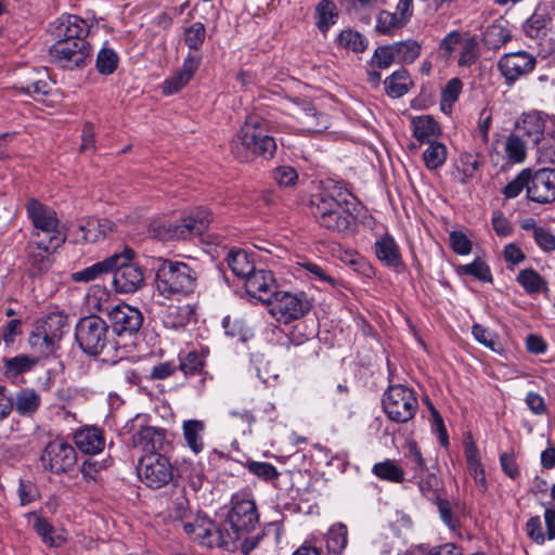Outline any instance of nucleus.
Instances as JSON below:
<instances>
[{
    "label": "nucleus",
    "mask_w": 555,
    "mask_h": 555,
    "mask_svg": "<svg viewBox=\"0 0 555 555\" xmlns=\"http://www.w3.org/2000/svg\"><path fill=\"white\" fill-rule=\"evenodd\" d=\"M529 201L547 204L555 201V169L543 168L535 171L529 169Z\"/></svg>",
    "instance_id": "17"
},
{
    "label": "nucleus",
    "mask_w": 555,
    "mask_h": 555,
    "mask_svg": "<svg viewBox=\"0 0 555 555\" xmlns=\"http://www.w3.org/2000/svg\"><path fill=\"white\" fill-rule=\"evenodd\" d=\"M338 10L331 0H322L315 8V25L318 29L325 34L332 25L337 22Z\"/></svg>",
    "instance_id": "32"
},
{
    "label": "nucleus",
    "mask_w": 555,
    "mask_h": 555,
    "mask_svg": "<svg viewBox=\"0 0 555 555\" xmlns=\"http://www.w3.org/2000/svg\"><path fill=\"white\" fill-rule=\"evenodd\" d=\"M40 402V396L36 390L24 388L16 392L14 406L21 415L29 416L38 410Z\"/></svg>",
    "instance_id": "34"
},
{
    "label": "nucleus",
    "mask_w": 555,
    "mask_h": 555,
    "mask_svg": "<svg viewBox=\"0 0 555 555\" xmlns=\"http://www.w3.org/2000/svg\"><path fill=\"white\" fill-rule=\"evenodd\" d=\"M212 220L211 212L198 207L186 212L180 220L155 219L151 221L147 233L152 238L167 242L190 240L202 235Z\"/></svg>",
    "instance_id": "3"
},
{
    "label": "nucleus",
    "mask_w": 555,
    "mask_h": 555,
    "mask_svg": "<svg viewBox=\"0 0 555 555\" xmlns=\"http://www.w3.org/2000/svg\"><path fill=\"white\" fill-rule=\"evenodd\" d=\"M51 34L55 40L87 41L90 26L78 15H62L50 24Z\"/></svg>",
    "instance_id": "18"
},
{
    "label": "nucleus",
    "mask_w": 555,
    "mask_h": 555,
    "mask_svg": "<svg viewBox=\"0 0 555 555\" xmlns=\"http://www.w3.org/2000/svg\"><path fill=\"white\" fill-rule=\"evenodd\" d=\"M180 477L185 479L193 490H198L203 485L202 469L191 462H184L178 468Z\"/></svg>",
    "instance_id": "54"
},
{
    "label": "nucleus",
    "mask_w": 555,
    "mask_h": 555,
    "mask_svg": "<svg viewBox=\"0 0 555 555\" xmlns=\"http://www.w3.org/2000/svg\"><path fill=\"white\" fill-rule=\"evenodd\" d=\"M397 61L403 64L413 63L421 54V44L415 40H405L393 43Z\"/></svg>",
    "instance_id": "44"
},
{
    "label": "nucleus",
    "mask_w": 555,
    "mask_h": 555,
    "mask_svg": "<svg viewBox=\"0 0 555 555\" xmlns=\"http://www.w3.org/2000/svg\"><path fill=\"white\" fill-rule=\"evenodd\" d=\"M537 65L534 55L527 51L506 53L500 57L498 67L508 86L521 76L530 74Z\"/></svg>",
    "instance_id": "16"
},
{
    "label": "nucleus",
    "mask_w": 555,
    "mask_h": 555,
    "mask_svg": "<svg viewBox=\"0 0 555 555\" xmlns=\"http://www.w3.org/2000/svg\"><path fill=\"white\" fill-rule=\"evenodd\" d=\"M375 254L387 267L397 271L404 269L399 246L391 236L385 235L375 243Z\"/></svg>",
    "instance_id": "25"
},
{
    "label": "nucleus",
    "mask_w": 555,
    "mask_h": 555,
    "mask_svg": "<svg viewBox=\"0 0 555 555\" xmlns=\"http://www.w3.org/2000/svg\"><path fill=\"white\" fill-rule=\"evenodd\" d=\"M87 305L91 310L105 312L107 315L108 309L114 307L109 301V294L100 286H94L90 289L87 296Z\"/></svg>",
    "instance_id": "45"
},
{
    "label": "nucleus",
    "mask_w": 555,
    "mask_h": 555,
    "mask_svg": "<svg viewBox=\"0 0 555 555\" xmlns=\"http://www.w3.org/2000/svg\"><path fill=\"white\" fill-rule=\"evenodd\" d=\"M75 339L85 353L98 356L111 340L108 324L94 314L82 317L75 326Z\"/></svg>",
    "instance_id": "7"
},
{
    "label": "nucleus",
    "mask_w": 555,
    "mask_h": 555,
    "mask_svg": "<svg viewBox=\"0 0 555 555\" xmlns=\"http://www.w3.org/2000/svg\"><path fill=\"white\" fill-rule=\"evenodd\" d=\"M38 363V357L17 354L4 361V374L8 378H15L31 371Z\"/></svg>",
    "instance_id": "35"
},
{
    "label": "nucleus",
    "mask_w": 555,
    "mask_h": 555,
    "mask_svg": "<svg viewBox=\"0 0 555 555\" xmlns=\"http://www.w3.org/2000/svg\"><path fill=\"white\" fill-rule=\"evenodd\" d=\"M227 262L232 272L243 280L255 269L249 255L241 249L229 251Z\"/></svg>",
    "instance_id": "38"
},
{
    "label": "nucleus",
    "mask_w": 555,
    "mask_h": 555,
    "mask_svg": "<svg viewBox=\"0 0 555 555\" xmlns=\"http://www.w3.org/2000/svg\"><path fill=\"white\" fill-rule=\"evenodd\" d=\"M462 271L483 282L492 280L489 267L480 260H475L472 263L463 266Z\"/></svg>",
    "instance_id": "60"
},
{
    "label": "nucleus",
    "mask_w": 555,
    "mask_h": 555,
    "mask_svg": "<svg viewBox=\"0 0 555 555\" xmlns=\"http://www.w3.org/2000/svg\"><path fill=\"white\" fill-rule=\"evenodd\" d=\"M339 44L354 52H363L366 49L365 38L358 31L343 30L338 37Z\"/></svg>",
    "instance_id": "53"
},
{
    "label": "nucleus",
    "mask_w": 555,
    "mask_h": 555,
    "mask_svg": "<svg viewBox=\"0 0 555 555\" xmlns=\"http://www.w3.org/2000/svg\"><path fill=\"white\" fill-rule=\"evenodd\" d=\"M534 241L545 251L555 249V235L544 227L534 229Z\"/></svg>",
    "instance_id": "64"
},
{
    "label": "nucleus",
    "mask_w": 555,
    "mask_h": 555,
    "mask_svg": "<svg viewBox=\"0 0 555 555\" xmlns=\"http://www.w3.org/2000/svg\"><path fill=\"white\" fill-rule=\"evenodd\" d=\"M117 225L107 218H90L86 223L79 225L85 242H96L105 238L116 231Z\"/></svg>",
    "instance_id": "26"
},
{
    "label": "nucleus",
    "mask_w": 555,
    "mask_h": 555,
    "mask_svg": "<svg viewBox=\"0 0 555 555\" xmlns=\"http://www.w3.org/2000/svg\"><path fill=\"white\" fill-rule=\"evenodd\" d=\"M62 244H48L40 240H30L27 245V259L35 273H40L50 267V254Z\"/></svg>",
    "instance_id": "23"
},
{
    "label": "nucleus",
    "mask_w": 555,
    "mask_h": 555,
    "mask_svg": "<svg viewBox=\"0 0 555 555\" xmlns=\"http://www.w3.org/2000/svg\"><path fill=\"white\" fill-rule=\"evenodd\" d=\"M138 477L151 489H160L173 478L172 464L166 455L152 452L143 455L137 467Z\"/></svg>",
    "instance_id": "9"
},
{
    "label": "nucleus",
    "mask_w": 555,
    "mask_h": 555,
    "mask_svg": "<svg viewBox=\"0 0 555 555\" xmlns=\"http://www.w3.org/2000/svg\"><path fill=\"white\" fill-rule=\"evenodd\" d=\"M272 177L279 185L286 188L295 185L298 180L297 171L291 166H280L275 168Z\"/></svg>",
    "instance_id": "57"
},
{
    "label": "nucleus",
    "mask_w": 555,
    "mask_h": 555,
    "mask_svg": "<svg viewBox=\"0 0 555 555\" xmlns=\"http://www.w3.org/2000/svg\"><path fill=\"white\" fill-rule=\"evenodd\" d=\"M463 83L459 78L450 79L441 93L440 107L444 113L451 112L453 104L459 100Z\"/></svg>",
    "instance_id": "46"
},
{
    "label": "nucleus",
    "mask_w": 555,
    "mask_h": 555,
    "mask_svg": "<svg viewBox=\"0 0 555 555\" xmlns=\"http://www.w3.org/2000/svg\"><path fill=\"white\" fill-rule=\"evenodd\" d=\"M450 245L454 253L467 255L472 250V243L465 234L454 231L450 234Z\"/></svg>",
    "instance_id": "63"
},
{
    "label": "nucleus",
    "mask_w": 555,
    "mask_h": 555,
    "mask_svg": "<svg viewBox=\"0 0 555 555\" xmlns=\"http://www.w3.org/2000/svg\"><path fill=\"white\" fill-rule=\"evenodd\" d=\"M232 504L223 529L225 537L232 541L229 551H235L243 535L249 534L258 524V513L253 500L234 496Z\"/></svg>",
    "instance_id": "6"
},
{
    "label": "nucleus",
    "mask_w": 555,
    "mask_h": 555,
    "mask_svg": "<svg viewBox=\"0 0 555 555\" xmlns=\"http://www.w3.org/2000/svg\"><path fill=\"white\" fill-rule=\"evenodd\" d=\"M117 64L118 55L113 49L103 47L99 51L96 55L95 66L101 74L111 75L117 68Z\"/></svg>",
    "instance_id": "50"
},
{
    "label": "nucleus",
    "mask_w": 555,
    "mask_h": 555,
    "mask_svg": "<svg viewBox=\"0 0 555 555\" xmlns=\"http://www.w3.org/2000/svg\"><path fill=\"white\" fill-rule=\"evenodd\" d=\"M386 92L389 96L397 99L408 93L413 85L406 69H399L392 73L384 81Z\"/></svg>",
    "instance_id": "31"
},
{
    "label": "nucleus",
    "mask_w": 555,
    "mask_h": 555,
    "mask_svg": "<svg viewBox=\"0 0 555 555\" xmlns=\"http://www.w3.org/2000/svg\"><path fill=\"white\" fill-rule=\"evenodd\" d=\"M354 198L345 188L332 181L320 186L310 198L315 221L333 232H346L353 221Z\"/></svg>",
    "instance_id": "1"
},
{
    "label": "nucleus",
    "mask_w": 555,
    "mask_h": 555,
    "mask_svg": "<svg viewBox=\"0 0 555 555\" xmlns=\"http://www.w3.org/2000/svg\"><path fill=\"white\" fill-rule=\"evenodd\" d=\"M472 333L477 341L485 345L487 348L491 350L496 349V339L492 332H490L488 328L483 327L480 324H475L472 327Z\"/></svg>",
    "instance_id": "62"
},
{
    "label": "nucleus",
    "mask_w": 555,
    "mask_h": 555,
    "mask_svg": "<svg viewBox=\"0 0 555 555\" xmlns=\"http://www.w3.org/2000/svg\"><path fill=\"white\" fill-rule=\"evenodd\" d=\"M267 305L276 321L285 324L302 318L312 308L305 293L275 292Z\"/></svg>",
    "instance_id": "10"
},
{
    "label": "nucleus",
    "mask_w": 555,
    "mask_h": 555,
    "mask_svg": "<svg viewBox=\"0 0 555 555\" xmlns=\"http://www.w3.org/2000/svg\"><path fill=\"white\" fill-rule=\"evenodd\" d=\"M404 25L405 24L398 17L397 13L382 11L377 15L375 29L379 34L390 35Z\"/></svg>",
    "instance_id": "48"
},
{
    "label": "nucleus",
    "mask_w": 555,
    "mask_h": 555,
    "mask_svg": "<svg viewBox=\"0 0 555 555\" xmlns=\"http://www.w3.org/2000/svg\"><path fill=\"white\" fill-rule=\"evenodd\" d=\"M516 280L528 294L547 291L546 281L531 268L521 270Z\"/></svg>",
    "instance_id": "41"
},
{
    "label": "nucleus",
    "mask_w": 555,
    "mask_h": 555,
    "mask_svg": "<svg viewBox=\"0 0 555 555\" xmlns=\"http://www.w3.org/2000/svg\"><path fill=\"white\" fill-rule=\"evenodd\" d=\"M348 542V530L344 524L333 525L326 534L328 552L338 554L345 550Z\"/></svg>",
    "instance_id": "43"
},
{
    "label": "nucleus",
    "mask_w": 555,
    "mask_h": 555,
    "mask_svg": "<svg viewBox=\"0 0 555 555\" xmlns=\"http://www.w3.org/2000/svg\"><path fill=\"white\" fill-rule=\"evenodd\" d=\"M374 61L378 68H388L393 61H397L393 44L377 48L374 53Z\"/></svg>",
    "instance_id": "59"
},
{
    "label": "nucleus",
    "mask_w": 555,
    "mask_h": 555,
    "mask_svg": "<svg viewBox=\"0 0 555 555\" xmlns=\"http://www.w3.org/2000/svg\"><path fill=\"white\" fill-rule=\"evenodd\" d=\"M17 492L21 505H27L39 498L38 489L31 481L21 479Z\"/></svg>",
    "instance_id": "61"
},
{
    "label": "nucleus",
    "mask_w": 555,
    "mask_h": 555,
    "mask_svg": "<svg viewBox=\"0 0 555 555\" xmlns=\"http://www.w3.org/2000/svg\"><path fill=\"white\" fill-rule=\"evenodd\" d=\"M156 267V288L167 298L188 297L196 288L197 272L188 263L159 258Z\"/></svg>",
    "instance_id": "4"
},
{
    "label": "nucleus",
    "mask_w": 555,
    "mask_h": 555,
    "mask_svg": "<svg viewBox=\"0 0 555 555\" xmlns=\"http://www.w3.org/2000/svg\"><path fill=\"white\" fill-rule=\"evenodd\" d=\"M179 367L184 375L198 374L204 367L203 357L195 351H191L180 360Z\"/></svg>",
    "instance_id": "56"
},
{
    "label": "nucleus",
    "mask_w": 555,
    "mask_h": 555,
    "mask_svg": "<svg viewBox=\"0 0 555 555\" xmlns=\"http://www.w3.org/2000/svg\"><path fill=\"white\" fill-rule=\"evenodd\" d=\"M28 520L34 518V529L41 537L43 543L50 547L60 546L64 539L61 535H53V526L44 518L39 516L36 512H29L26 514Z\"/></svg>",
    "instance_id": "36"
},
{
    "label": "nucleus",
    "mask_w": 555,
    "mask_h": 555,
    "mask_svg": "<svg viewBox=\"0 0 555 555\" xmlns=\"http://www.w3.org/2000/svg\"><path fill=\"white\" fill-rule=\"evenodd\" d=\"M461 42V34L456 30L450 31L439 44V56L448 60Z\"/></svg>",
    "instance_id": "58"
},
{
    "label": "nucleus",
    "mask_w": 555,
    "mask_h": 555,
    "mask_svg": "<svg viewBox=\"0 0 555 555\" xmlns=\"http://www.w3.org/2000/svg\"><path fill=\"white\" fill-rule=\"evenodd\" d=\"M289 104L288 114L298 119L306 130L321 131L322 128H326L325 121H320V118L324 117L318 115L311 102L304 99H294L289 101Z\"/></svg>",
    "instance_id": "22"
},
{
    "label": "nucleus",
    "mask_w": 555,
    "mask_h": 555,
    "mask_svg": "<svg viewBox=\"0 0 555 555\" xmlns=\"http://www.w3.org/2000/svg\"><path fill=\"white\" fill-rule=\"evenodd\" d=\"M413 135L421 143L436 141L440 135V128L436 120L429 115L416 116L411 121Z\"/></svg>",
    "instance_id": "27"
},
{
    "label": "nucleus",
    "mask_w": 555,
    "mask_h": 555,
    "mask_svg": "<svg viewBox=\"0 0 555 555\" xmlns=\"http://www.w3.org/2000/svg\"><path fill=\"white\" fill-rule=\"evenodd\" d=\"M134 253L130 248H126L121 256L122 258L117 262L116 267L112 270L113 286L117 293L132 294L140 289L144 284V273L140 266L131 262Z\"/></svg>",
    "instance_id": "12"
},
{
    "label": "nucleus",
    "mask_w": 555,
    "mask_h": 555,
    "mask_svg": "<svg viewBox=\"0 0 555 555\" xmlns=\"http://www.w3.org/2000/svg\"><path fill=\"white\" fill-rule=\"evenodd\" d=\"M26 210L34 225L30 240L41 238L48 244H63L65 242V233L62 231L60 220L52 208L35 198H30L26 204Z\"/></svg>",
    "instance_id": "5"
},
{
    "label": "nucleus",
    "mask_w": 555,
    "mask_h": 555,
    "mask_svg": "<svg viewBox=\"0 0 555 555\" xmlns=\"http://www.w3.org/2000/svg\"><path fill=\"white\" fill-rule=\"evenodd\" d=\"M276 151L275 140L268 134L266 124L257 116L246 119L231 142L233 156L248 163L258 156L272 158Z\"/></svg>",
    "instance_id": "2"
},
{
    "label": "nucleus",
    "mask_w": 555,
    "mask_h": 555,
    "mask_svg": "<svg viewBox=\"0 0 555 555\" xmlns=\"http://www.w3.org/2000/svg\"><path fill=\"white\" fill-rule=\"evenodd\" d=\"M41 462L43 467L53 474L66 473L77 462L76 450L66 441H50L41 454Z\"/></svg>",
    "instance_id": "14"
},
{
    "label": "nucleus",
    "mask_w": 555,
    "mask_h": 555,
    "mask_svg": "<svg viewBox=\"0 0 555 555\" xmlns=\"http://www.w3.org/2000/svg\"><path fill=\"white\" fill-rule=\"evenodd\" d=\"M74 442L86 454H98L105 447L103 433L96 427H83L75 431Z\"/></svg>",
    "instance_id": "24"
},
{
    "label": "nucleus",
    "mask_w": 555,
    "mask_h": 555,
    "mask_svg": "<svg viewBox=\"0 0 555 555\" xmlns=\"http://www.w3.org/2000/svg\"><path fill=\"white\" fill-rule=\"evenodd\" d=\"M423 152V160L427 169L436 170L442 167L447 160L448 150L443 143L436 141L426 143Z\"/></svg>",
    "instance_id": "39"
},
{
    "label": "nucleus",
    "mask_w": 555,
    "mask_h": 555,
    "mask_svg": "<svg viewBox=\"0 0 555 555\" xmlns=\"http://www.w3.org/2000/svg\"><path fill=\"white\" fill-rule=\"evenodd\" d=\"M205 429V423L199 420H189L184 421L182 424V431L185 443L195 454H198L204 450Z\"/></svg>",
    "instance_id": "28"
},
{
    "label": "nucleus",
    "mask_w": 555,
    "mask_h": 555,
    "mask_svg": "<svg viewBox=\"0 0 555 555\" xmlns=\"http://www.w3.org/2000/svg\"><path fill=\"white\" fill-rule=\"evenodd\" d=\"M244 287L246 293L263 302H271V298L275 294V280L270 271L262 269H254L250 274L244 279Z\"/></svg>",
    "instance_id": "19"
},
{
    "label": "nucleus",
    "mask_w": 555,
    "mask_h": 555,
    "mask_svg": "<svg viewBox=\"0 0 555 555\" xmlns=\"http://www.w3.org/2000/svg\"><path fill=\"white\" fill-rule=\"evenodd\" d=\"M206 37V28L203 23L196 22L184 31V42L191 50H198Z\"/></svg>",
    "instance_id": "52"
},
{
    "label": "nucleus",
    "mask_w": 555,
    "mask_h": 555,
    "mask_svg": "<svg viewBox=\"0 0 555 555\" xmlns=\"http://www.w3.org/2000/svg\"><path fill=\"white\" fill-rule=\"evenodd\" d=\"M511 39L509 30L502 24L490 25L485 34V43L491 49H498Z\"/></svg>",
    "instance_id": "47"
},
{
    "label": "nucleus",
    "mask_w": 555,
    "mask_h": 555,
    "mask_svg": "<svg viewBox=\"0 0 555 555\" xmlns=\"http://www.w3.org/2000/svg\"><path fill=\"white\" fill-rule=\"evenodd\" d=\"M529 185V168L522 169L515 179L508 182L502 190V194L507 199L517 197L524 189L528 190Z\"/></svg>",
    "instance_id": "51"
},
{
    "label": "nucleus",
    "mask_w": 555,
    "mask_h": 555,
    "mask_svg": "<svg viewBox=\"0 0 555 555\" xmlns=\"http://www.w3.org/2000/svg\"><path fill=\"white\" fill-rule=\"evenodd\" d=\"M50 56L57 66L74 70L90 63L91 47L88 41L55 40Z\"/></svg>",
    "instance_id": "11"
},
{
    "label": "nucleus",
    "mask_w": 555,
    "mask_h": 555,
    "mask_svg": "<svg viewBox=\"0 0 555 555\" xmlns=\"http://www.w3.org/2000/svg\"><path fill=\"white\" fill-rule=\"evenodd\" d=\"M383 410L390 421L399 424L408 423L418 410V400L415 392L408 386L391 385L384 392Z\"/></svg>",
    "instance_id": "8"
},
{
    "label": "nucleus",
    "mask_w": 555,
    "mask_h": 555,
    "mask_svg": "<svg viewBox=\"0 0 555 555\" xmlns=\"http://www.w3.org/2000/svg\"><path fill=\"white\" fill-rule=\"evenodd\" d=\"M373 474L379 479L389 482H402L404 479V470L392 460H385L376 463L372 468Z\"/></svg>",
    "instance_id": "40"
},
{
    "label": "nucleus",
    "mask_w": 555,
    "mask_h": 555,
    "mask_svg": "<svg viewBox=\"0 0 555 555\" xmlns=\"http://www.w3.org/2000/svg\"><path fill=\"white\" fill-rule=\"evenodd\" d=\"M60 341L37 325L29 336V345L38 357H49L59 348Z\"/></svg>",
    "instance_id": "30"
},
{
    "label": "nucleus",
    "mask_w": 555,
    "mask_h": 555,
    "mask_svg": "<svg viewBox=\"0 0 555 555\" xmlns=\"http://www.w3.org/2000/svg\"><path fill=\"white\" fill-rule=\"evenodd\" d=\"M107 317L113 332L118 336H131L138 333L143 323L142 312L127 304H118L108 309Z\"/></svg>",
    "instance_id": "15"
},
{
    "label": "nucleus",
    "mask_w": 555,
    "mask_h": 555,
    "mask_svg": "<svg viewBox=\"0 0 555 555\" xmlns=\"http://www.w3.org/2000/svg\"><path fill=\"white\" fill-rule=\"evenodd\" d=\"M482 163L479 154L464 153L460 156V164L456 167L459 180L465 184L478 177Z\"/></svg>",
    "instance_id": "33"
},
{
    "label": "nucleus",
    "mask_w": 555,
    "mask_h": 555,
    "mask_svg": "<svg viewBox=\"0 0 555 555\" xmlns=\"http://www.w3.org/2000/svg\"><path fill=\"white\" fill-rule=\"evenodd\" d=\"M37 326L57 341H61L67 327V315L62 312H52L40 320Z\"/></svg>",
    "instance_id": "37"
},
{
    "label": "nucleus",
    "mask_w": 555,
    "mask_h": 555,
    "mask_svg": "<svg viewBox=\"0 0 555 555\" xmlns=\"http://www.w3.org/2000/svg\"><path fill=\"white\" fill-rule=\"evenodd\" d=\"M166 433L164 429L154 426H141L134 429L131 436V444L149 453L164 450Z\"/></svg>",
    "instance_id": "21"
},
{
    "label": "nucleus",
    "mask_w": 555,
    "mask_h": 555,
    "mask_svg": "<svg viewBox=\"0 0 555 555\" xmlns=\"http://www.w3.org/2000/svg\"><path fill=\"white\" fill-rule=\"evenodd\" d=\"M183 530L195 542L207 547H224L229 550L232 541L225 537L223 529L204 516H197L193 521L183 522Z\"/></svg>",
    "instance_id": "13"
},
{
    "label": "nucleus",
    "mask_w": 555,
    "mask_h": 555,
    "mask_svg": "<svg viewBox=\"0 0 555 555\" xmlns=\"http://www.w3.org/2000/svg\"><path fill=\"white\" fill-rule=\"evenodd\" d=\"M121 256L115 254L103 261L96 262L88 268L73 273L72 279L75 282H90L104 273L111 272L121 259Z\"/></svg>",
    "instance_id": "29"
},
{
    "label": "nucleus",
    "mask_w": 555,
    "mask_h": 555,
    "mask_svg": "<svg viewBox=\"0 0 555 555\" xmlns=\"http://www.w3.org/2000/svg\"><path fill=\"white\" fill-rule=\"evenodd\" d=\"M505 153L509 162L522 163L527 155L526 143L518 135L511 134L505 142Z\"/></svg>",
    "instance_id": "49"
},
{
    "label": "nucleus",
    "mask_w": 555,
    "mask_h": 555,
    "mask_svg": "<svg viewBox=\"0 0 555 555\" xmlns=\"http://www.w3.org/2000/svg\"><path fill=\"white\" fill-rule=\"evenodd\" d=\"M195 304L178 299L169 304L163 312L162 321L166 327L179 330L186 326L195 317Z\"/></svg>",
    "instance_id": "20"
},
{
    "label": "nucleus",
    "mask_w": 555,
    "mask_h": 555,
    "mask_svg": "<svg viewBox=\"0 0 555 555\" xmlns=\"http://www.w3.org/2000/svg\"><path fill=\"white\" fill-rule=\"evenodd\" d=\"M550 22L551 18L545 12L537 10L524 24V31L529 38H541L546 34Z\"/></svg>",
    "instance_id": "42"
},
{
    "label": "nucleus",
    "mask_w": 555,
    "mask_h": 555,
    "mask_svg": "<svg viewBox=\"0 0 555 555\" xmlns=\"http://www.w3.org/2000/svg\"><path fill=\"white\" fill-rule=\"evenodd\" d=\"M248 470L257 477L270 481L279 477V472L275 466L266 462L250 461L246 463Z\"/></svg>",
    "instance_id": "55"
}]
</instances>
